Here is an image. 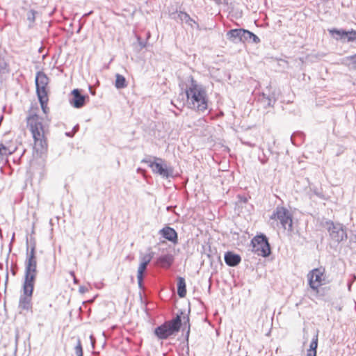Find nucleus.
Here are the masks:
<instances>
[{
	"label": "nucleus",
	"instance_id": "20e7f679",
	"mask_svg": "<svg viewBox=\"0 0 356 356\" xmlns=\"http://www.w3.org/2000/svg\"><path fill=\"white\" fill-rule=\"evenodd\" d=\"M146 157L143 159L141 162L147 163L152 169L154 174L159 175L163 179H169L174 177V168L172 166L169 165L166 162L160 157L153 156Z\"/></svg>",
	"mask_w": 356,
	"mask_h": 356
},
{
	"label": "nucleus",
	"instance_id": "393cba45",
	"mask_svg": "<svg viewBox=\"0 0 356 356\" xmlns=\"http://www.w3.org/2000/svg\"><path fill=\"white\" fill-rule=\"evenodd\" d=\"M38 13L34 10H29L26 13V19L29 22V29H32L34 26L35 16Z\"/></svg>",
	"mask_w": 356,
	"mask_h": 356
},
{
	"label": "nucleus",
	"instance_id": "72a5a7b5",
	"mask_svg": "<svg viewBox=\"0 0 356 356\" xmlns=\"http://www.w3.org/2000/svg\"><path fill=\"white\" fill-rule=\"evenodd\" d=\"M143 278L144 277H141V279L140 280L138 277H137L138 280V284L140 289H143Z\"/></svg>",
	"mask_w": 356,
	"mask_h": 356
},
{
	"label": "nucleus",
	"instance_id": "e433bc0d",
	"mask_svg": "<svg viewBox=\"0 0 356 356\" xmlns=\"http://www.w3.org/2000/svg\"><path fill=\"white\" fill-rule=\"evenodd\" d=\"M85 291H86V289H85V288H84L83 286H80V288H79V291H80L81 293H84V292H85Z\"/></svg>",
	"mask_w": 356,
	"mask_h": 356
},
{
	"label": "nucleus",
	"instance_id": "473e14b6",
	"mask_svg": "<svg viewBox=\"0 0 356 356\" xmlns=\"http://www.w3.org/2000/svg\"><path fill=\"white\" fill-rule=\"evenodd\" d=\"M184 325H186V323L188 324V330L186 332V337L188 338V336H189V333H190V325H189V317L188 316H186V317L184 316Z\"/></svg>",
	"mask_w": 356,
	"mask_h": 356
},
{
	"label": "nucleus",
	"instance_id": "39448f33",
	"mask_svg": "<svg viewBox=\"0 0 356 356\" xmlns=\"http://www.w3.org/2000/svg\"><path fill=\"white\" fill-rule=\"evenodd\" d=\"M183 312H181L179 314L172 320L165 322L160 326H158L154 330L155 335L160 339H165L175 332H178L181 325V315Z\"/></svg>",
	"mask_w": 356,
	"mask_h": 356
},
{
	"label": "nucleus",
	"instance_id": "2eb2a0df",
	"mask_svg": "<svg viewBox=\"0 0 356 356\" xmlns=\"http://www.w3.org/2000/svg\"><path fill=\"white\" fill-rule=\"evenodd\" d=\"M244 30L243 29H231L227 33V38L234 43L243 42Z\"/></svg>",
	"mask_w": 356,
	"mask_h": 356
},
{
	"label": "nucleus",
	"instance_id": "7c9ffc66",
	"mask_svg": "<svg viewBox=\"0 0 356 356\" xmlns=\"http://www.w3.org/2000/svg\"><path fill=\"white\" fill-rule=\"evenodd\" d=\"M74 352L76 356H83L82 345L79 339H78L77 344L74 348Z\"/></svg>",
	"mask_w": 356,
	"mask_h": 356
},
{
	"label": "nucleus",
	"instance_id": "aec40b11",
	"mask_svg": "<svg viewBox=\"0 0 356 356\" xmlns=\"http://www.w3.org/2000/svg\"><path fill=\"white\" fill-rule=\"evenodd\" d=\"M250 42L254 44H258L261 42V40L259 37L254 34L252 32L245 29L243 34V43Z\"/></svg>",
	"mask_w": 356,
	"mask_h": 356
},
{
	"label": "nucleus",
	"instance_id": "b1692460",
	"mask_svg": "<svg viewBox=\"0 0 356 356\" xmlns=\"http://www.w3.org/2000/svg\"><path fill=\"white\" fill-rule=\"evenodd\" d=\"M127 86V83L125 77L120 74H115V87L117 89H122Z\"/></svg>",
	"mask_w": 356,
	"mask_h": 356
},
{
	"label": "nucleus",
	"instance_id": "cd10ccee",
	"mask_svg": "<svg viewBox=\"0 0 356 356\" xmlns=\"http://www.w3.org/2000/svg\"><path fill=\"white\" fill-rule=\"evenodd\" d=\"M39 102H40V106H41V108L43 111V112L44 113H47V110H48V108H47V102H48V97L47 96H44V98L42 99H38Z\"/></svg>",
	"mask_w": 356,
	"mask_h": 356
},
{
	"label": "nucleus",
	"instance_id": "a878e982",
	"mask_svg": "<svg viewBox=\"0 0 356 356\" xmlns=\"http://www.w3.org/2000/svg\"><path fill=\"white\" fill-rule=\"evenodd\" d=\"M13 154V151H11L8 147L0 143V161L3 160L5 156L10 155Z\"/></svg>",
	"mask_w": 356,
	"mask_h": 356
},
{
	"label": "nucleus",
	"instance_id": "a19ab883",
	"mask_svg": "<svg viewBox=\"0 0 356 356\" xmlns=\"http://www.w3.org/2000/svg\"><path fill=\"white\" fill-rule=\"evenodd\" d=\"M66 135L67 136H70V137L72 136V134H71L70 133H66Z\"/></svg>",
	"mask_w": 356,
	"mask_h": 356
},
{
	"label": "nucleus",
	"instance_id": "2f4dec72",
	"mask_svg": "<svg viewBox=\"0 0 356 356\" xmlns=\"http://www.w3.org/2000/svg\"><path fill=\"white\" fill-rule=\"evenodd\" d=\"M7 63L4 60L0 59V74H4L5 72H8L7 69Z\"/></svg>",
	"mask_w": 356,
	"mask_h": 356
},
{
	"label": "nucleus",
	"instance_id": "ea45409f",
	"mask_svg": "<svg viewBox=\"0 0 356 356\" xmlns=\"http://www.w3.org/2000/svg\"><path fill=\"white\" fill-rule=\"evenodd\" d=\"M74 130L75 131H76L78 130V126H75V127H74Z\"/></svg>",
	"mask_w": 356,
	"mask_h": 356
},
{
	"label": "nucleus",
	"instance_id": "f257e3e1",
	"mask_svg": "<svg viewBox=\"0 0 356 356\" xmlns=\"http://www.w3.org/2000/svg\"><path fill=\"white\" fill-rule=\"evenodd\" d=\"M191 85L186 90L187 106L189 108L204 112L208 107L207 92L202 86L197 83L193 77L190 76Z\"/></svg>",
	"mask_w": 356,
	"mask_h": 356
},
{
	"label": "nucleus",
	"instance_id": "37998d69",
	"mask_svg": "<svg viewBox=\"0 0 356 356\" xmlns=\"http://www.w3.org/2000/svg\"><path fill=\"white\" fill-rule=\"evenodd\" d=\"M90 90H91V88H90ZM90 92L92 93V95H95V92H92V90H90Z\"/></svg>",
	"mask_w": 356,
	"mask_h": 356
},
{
	"label": "nucleus",
	"instance_id": "f03ea898",
	"mask_svg": "<svg viewBox=\"0 0 356 356\" xmlns=\"http://www.w3.org/2000/svg\"><path fill=\"white\" fill-rule=\"evenodd\" d=\"M27 126L34 140L33 149L37 153H44L47 148V142L42 119L37 114L31 115L27 117Z\"/></svg>",
	"mask_w": 356,
	"mask_h": 356
},
{
	"label": "nucleus",
	"instance_id": "f3484780",
	"mask_svg": "<svg viewBox=\"0 0 356 356\" xmlns=\"http://www.w3.org/2000/svg\"><path fill=\"white\" fill-rule=\"evenodd\" d=\"M174 261L172 254H166L159 257L156 259V264L163 268H169Z\"/></svg>",
	"mask_w": 356,
	"mask_h": 356
},
{
	"label": "nucleus",
	"instance_id": "423d86ee",
	"mask_svg": "<svg viewBox=\"0 0 356 356\" xmlns=\"http://www.w3.org/2000/svg\"><path fill=\"white\" fill-rule=\"evenodd\" d=\"M252 251L259 256L266 257L270 255L271 250L268 238L261 234L255 236L251 241Z\"/></svg>",
	"mask_w": 356,
	"mask_h": 356
},
{
	"label": "nucleus",
	"instance_id": "bb28decb",
	"mask_svg": "<svg viewBox=\"0 0 356 356\" xmlns=\"http://www.w3.org/2000/svg\"><path fill=\"white\" fill-rule=\"evenodd\" d=\"M147 266L148 265L145 264V263L140 262L137 273V277H138L140 280L141 279V277H144V273L147 269Z\"/></svg>",
	"mask_w": 356,
	"mask_h": 356
},
{
	"label": "nucleus",
	"instance_id": "ddd939ff",
	"mask_svg": "<svg viewBox=\"0 0 356 356\" xmlns=\"http://www.w3.org/2000/svg\"><path fill=\"white\" fill-rule=\"evenodd\" d=\"M175 16L173 18L177 21H180L181 22H184L191 28H196L197 29H200L199 24L193 20L188 14L185 12L179 11L177 12L174 14Z\"/></svg>",
	"mask_w": 356,
	"mask_h": 356
},
{
	"label": "nucleus",
	"instance_id": "1a4fd4ad",
	"mask_svg": "<svg viewBox=\"0 0 356 356\" xmlns=\"http://www.w3.org/2000/svg\"><path fill=\"white\" fill-rule=\"evenodd\" d=\"M49 78L43 72H38L35 76L36 93L38 99L44 98L47 96V86L48 85Z\"/></svg>",
	"mask_w": 356,
	"mask_h": 356
},
{
	"label": "nucleus",
	"instance_id": "f8f14e48",
	"mask_svg": "<svg viewBox=\"0 0 356 356\" xmlns=\"http://www.w3.org/2000/svg\"><path fill=\"white\" fill-rule=\"evenodd\" d=\"M159 234L173 244L178 243V234L172 227L165 226L159 230Z\"/></svg>",
	"mask_w": 356,
	"mask_h": 356
},
{
	"label": "nucleus",
	"instance_id": "c756f323",
	"mask_svg": "<svg viewBox=\"0 0 356 356\" xmlns=\"http://www.w3.org/2000/svg\"><path fill=\"white\" fill-rule=\"evenodd\" d=\"M153 254H154V253L151 252V253H149V254H147L143 256L140 258V261H141L140 262L145 263V264L148 265L153 257Z\"/></svg>",
	"mask_w": 356,
	"mask_h": 356
},
{
	"label": "nucleus",
	"instance_id": "a211bd4d",
	"mask_svg": "<svg viewBox=\"0 0 356 356\" xmlns=\"http://www.w3.org/2000/svg\"><path fill=\"white\" fill-rule=\"evenodd\" d=\"M224 259L226 264L232 267L237 266L241 261L240 255L232 252H227L225 254Z\"/></svg>",
	"mask_w": 356,
	"mask_h": 356
},
{
	"label": "nucleus",
	"instance_id": "4468645a",
	"mask_svg": "<svg viewBox=\"0 0 356 356\" xmlns=\"http://www.w3.org/2000/svg\"><path fill=\"white\" fill-rule=\"evenodd\" d=\"M72 97L70 102L74 108H80L85 105L86 98L88 97L81 95L79 89H74L72 91Z\"/></svg>",
	"mask_w": 356,
	"mask_h": 356
},
{
	"label": "nucleus",
	"instance_id": "dca6fc26",
	"mask_svg": "<svg viewBox=\"0 0 356 356\" xmlns=\"http://www.w3.org/2000/svg\"><path fill=\"white\" fill-rule=\"evenodd\" d=\"M24 294L22 295L19 298V308L22 310L29 311L31 309V297L33 293H25L24 289H23Z\"/></svg>",
	"mask_w": 356,
	"mask_h": 356
},
{
	"label": "nucleus",
	"instance_id": "4c0bfd02",
	"mask_svg": "<svg viewBox=\"0 0 356 356\" xmlns=\"http://www.w3.org/2000/svg\"><path fill=\"white\" fill-rule=\"evenodd\" d=\"M70 275H71L72 277H74L75 274H74V271H71V272L70 273Z\"/></svg>",
	"mask_w": 356,
	"mask_h": 356
},
{
	"label": "nucleus",
	"instance_id": "4be33fe9",
	"mask_svg": "<svg viewBox=\"0 0 356 356\" xmlns=\"http://www.w3.org/2000/svg\"><path fill=\"white\" fill-rule=\"evenodd\" d=\"M330 34L336 40H346L347 31L343 29H332L329 30Z\"/></svg>",
	"mask_w": 356,
	"mask_h": 356
},
{
	"label": "nucleus",
	"instance_id": "a18cd8bd",
	"mask_svg": "<svg viewBox=\"0 0 356 356\" xmlns=\"http://www.w3.org/2000/svg\"><path fill=\"white\" fill-rule=\"evenodd\" d=\"M92 12H89L88 14H86V15H88L90 14H91Z\"/></svg>",
	"mask_w": 356,
	"mask_h": 356
},
{
	"label": "nucleus",
	"instance_id": "c85d7f7f",
	"mask_svg": "<svg viewBox=\"0 0 356 356\" xmlns=\"http://www.w3.org/2000/svg\"><path fill=\"white\" fill-rule=\"evenodd\" d=\"M347 42H353L356 40V31L350 30L347 31L346 38Z\"/></svg>",
	"mask_w": 356,
	"mask_h": 356
},
{
	"label": "nucleus",
	"instance_id": "f704fd0d",
	"mask_svg": "<svg viewBox=\"0 0 356 356\" xmlns=\"http://www.w3.org/2000/svg\"><path fill=\"white\" fill-rule=\"evenodd\" d=\"M138 40L139 42V44L141 47V48H144L145 47V43L141 41L140 38H138Z\"/></svg>",
	"mask_w": 356,
	"mask_h": 356
},
{
	"label": "nucleus",
	"instance_id": "7ed1b4c3",
	"mask_svg": "<svg viewBox=\"0 0 356 356\" xmlns=\"http://www.w3.org/2000/svg\"><path fill=\"white\" fill-rule=\"evenodd\" d=\"M37 275V259L35 256V245L33 244L29 250L27 247L26 258L25 260V273L23 288L25 293H33Z\"/></svg>",
	"mask_w": 356,
	"mask_h": 356
},
{
	"label": "nucleus",
	"instance_id": "6ab92c4d",
	"mask_svg": "<svg viewBox=\"0 0 356 356\" xmlns=\"http://www.w3.org/2000/svg\"><path fill=\"white\" fill-rule=\"evenodd\" d=\"M318 332L313 337L312 340L309 345V348L307 351L306 356H316L317 354V347H318Z\"/></svg>",
	"mask_w": 356,
	"mask_h": 356
},
{
	"label": "nucleus",
	"instance_id": "49530a36",
	"mask_svg": "<svg viewBox=\"0 0 356 356\" xmlns=\"http://www.w3.org/2000/svg\"><path fill=\"white\" fill-rule=\"evenodd\" d=\"M298 135H300V136H302V133H298Z\"/></svg>",
	"mask_w": 356,
	"mask_h": 356
},
{
	"label": "nucleus",
	"instance_id": "6e6552de",
	"mask_svg": "<svg viewBox=\"0 0 356 356\" xmlns=\"http://www.w3.org/2000/svg\"><path fill=\"white\" fill-rule=\"evenodd\" d=\"M326 224L330 236L334 242L340 243L346 239L347 234L341 224H335L332 221H327Z\"/></svg>",
	"mask_w": 356,
	"mask_h": 356
},
{
	"label": "nucleus",
	"instance_id": "0eeeda50",
	"mask_svg": "<svg viewBox=\"0 0 356 356\" xmlns=\"http://www.w3.org/2000/svg\"><path fill=\"white\" fill-rule=\"evenodd\" d=\"M270 220L279 221L284 229L292 230L293 221L291 214L288 209L283 207H276L270 216Z\"/></svg>",
	"mask_w": 356,
	"mask_h": 356
},
{
	"label": "nucleus",
	"instance_id": "c9c22d12",
	"mask_svg": "<svg viewBox=\"0 0 356 356\" xmlns=\"http://www.w3.org/2000/svg\"><path fill=\"white\" fill-rule=\"evenodd\" d=\"M244 144H245L246 145L248 146H250V147H254V144H252L250 142H243Z\"/></svg>",
	"mask_w": 356,
	"mask_h": 356
},
{
	"label": "nucleus",
	"instance_id": "58836bf2",
	"mask_svg": "<svg viewBox=\"0 0 356 356\" xmlns=\"http://www.w3.org/2000/svg\"><path fill=\"white\" fill-rule=\"evenodd\" d=\"M261 162L264 164L266 162V160L261 159Z\"/></svg>",
	"mask_w": 356,
	"mask_h": 356
},
{
	"label": "nucleus",
	"instance_id": "79ce46f5",
	"mask_svg": "<svg viewBox=\"0 0 356 356\" xmlns=\"http://www.w3.org/2000/svg\"><path fill=\"white\" fill-rule=\"evenodd\" d=\"M73 279H74V283H76V282H77V280H76V277H75V276H74V277H73Z\"/></svg>",
	"mask_w": 356,
	"mask_h": 356
},
{
	"label": "nucleus",
	"instance_id": "412c9836",
	"mask_svg": "<svg viewBox=\"0 0 356 356\" xmlns=\"http://www.w3.org/2000/svg\"><path fill=\"white\" fill-rule=\"evenodd\" d=\"M177 294L180 298H184L186 295V282L181 277H179L177 279Z\"/></svg>",
	"mask_w": 356,
	"mask_h": 356
},
{
	"label": "nucleus",
	"instance_id": "c03bdc74",
	"mask_svg": "<svg viewBox=\"0 0 356 356\" xmlns=\"http://www.w3.org/2000/svg\"><path fill=\"white\" fill-rule=\"evenodd\" d=\"M12 273H13V275H15V270H12Z\"/></svg>",
	"mask_w": 356,
	"mask_h": 356
},
{
	"label": "nucleus",
	"instance_id": "5701e85b",
	"mask_svg": "<svg viewBox=\"0 0 356 356\" xmlns=\"http://www.w3.org/2000/svg\"><path fill=\"white\" fill-rule=\"evenodd\" d=\"M342 63L350 70H356V54L343 58Z\"/></svg>",
	"mask_w": 356,
	"mask_h": 356
},
{
	"label": "nucleus",
	"instance_id": "9d476101",
	"mask_svg": "<svg viewBox=\"0 0 356 356\" xmlns=\"http://www.w3.org/2000/svg\"><path fill=\"white\" fill-rule=\"evenodd\" d=\"M307 277L309 285L313 290L317 291L318 287L324 284L323 271L320 268L312 270Z\"/></svg>",
	"mask_w": 356,
	"mask_h": 356
},
{
	"label": "nucleus",
	"instance_id": "9b49d317",
	"mask_svg": "<svg viewBox=\"0 0 356 356\" xmlns=\"http://www.w3.org/2000/svg\"><path fill=\"white\" fill-rule=\"evenodd\" d=\"M259 101L263 104L264 108L273 106L276 102V97L274 92H271L270 88H267L266 92H263L259 96Z\"/></svg>",
	"mask_w": 356,
	"mask_h": 356
}]
</instances>
